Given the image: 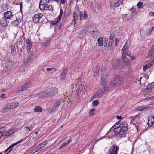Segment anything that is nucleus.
I'll list each match as a JSON object with an SVG mask.
<instances>
[{"mask_svg":"<svg viewBox=\"0 0 154 154\" xmlns=\"http://www.w3.org/2000/svg\"><path fill=\"white\" fill-rule=\"evenodd\" d=\"M116 118L118 119H122V118L121 116H117Z\"/></svg>","mask_w":154,"mask_h":154,"instance_id":"052dcab7","label":"nucleus"},{"mask_svg":"<svg viewBox=\"0 0 154 154\" xmlns=\"http://www.w3.org/2000/svg\"><path fill=\"white\" fill-rule=\"evenodd\" d=\"M106 81L104 78L102 77L100 80V82L102 85H106Z\"/></svg>","mask_w":154,"mask_h":154,"instance_id":"cd10ccee","label":"nucleus"},{"mask_svg":"<svg viewBox=\"0 0 154 154\" xmlns=\"http://www.w3.org/2000/svg\"><path fill=\"white\" fill-rule=\"evenodd\" d=\"M83 13H84V14H83L84 15H83V18L84 19H86V18H87V14H86V11H84Z\"/></svg>","mask_w":154,"mask_h":154,"instance_id":"3c124183","label":"nucleus"},{"mask_svg":"<svg viewBox=\"0 0 154 154\" xmlns=\"http://www.w3.org/2000/svg\"><path fill=\"white\" fill-rule=\"evenodd\" d=\"M119 42V40L116 38H115V45L116 46H117V43H118Z\"/></svg>","mask_w":154,"mask_h":154,"instance_id":"864d4df0","label":"nucleus"},{"mask_svg":"<svg viewBox=\"0 0 154 154\" xmlns=\"http://www.w3.org/2000/svg\"><path fill=\"white\" fill-rule=\"evenodd\" d=\"M120 64L121 65L122 68H124L127 66H128L129 63L128 61L124 59L122 60H120Z\"/></svg>","mask_w":154,"mask_h":154,"instance_id":"1a4fd4ad","label":"nucleus"},{"mask_svg":"<svg viewBox=\"0 0 154 154\" xmlns=\"http://www.w3.org/2000/svg\"><path fill=\"white\" fill-rule=\"evenodd\" d=\"M66 70H64L60 74L61 78L62 79H63L66 77Z\"/></svg>","mask_w":154,"mask_h":154,"instance_id":"bb28decb","label":"nucleus"},{"mask_svg":"<svg viewBox=\"0 0 154 154\" xmlns=\"http://www.w3.org/2000/svg\"><path fill=\"white\" fill-rule=\"evenodd\" d=\"M47 143L48 142L47 141H45L39 144L38 146V147L36 149V151H37L43 148L46 145Z\"/></svg>","mask_w":154,"mask_h":154,"instance_id":"4468645a","label":"nucleus"},{"mask_svg":"<svg viewBox=\"0 0 154 154\" xmlns=\"http://www.w3.org/2000/svg\"><path fill=\"white\" fill-rule=\"evenodd\" d=\"M5 94H2L1 95V97L2 98H5Z\"/></svg>","mask_w":154,"mask_h":154,"instance_id":"13d9d810","label":"nucleus"},{"mask_svg":"<svg viewBox=\"0 0 154 154\" xmlns=\"http://www.w3.org/2000/svg\"><path fill=\"white\" fill-rule=\"evenodd\" d=\"M106 92L103 89H99L95 94V97H98L105 94Z\"/></svg>","mask_w":154,"mask_h":154,"instance_id":"423d86ee","label":"nucleus"},{"mask_svg":"<svg viewBox=\"0 0 154 154\" xmlns=\"http://www.w3.org/2000/svg\"><path fill=\"white\" fill-rule=\"evenodd\" d=\"M65 2V0H61L60 3L62 4H63Z\"/></svg>","mask_w":154,"mask_h":154,"instance_id":"69168bd1","label":"nucleus"},{"mask_svg":"<svg viewBox=\"0 0 154 154\" xmlns=\"http://www.w3.org/2000/svg\"><path fill=\"white\" fill-rule=\"evenodd\" d=\"M101 72L103 76H107V70L105 68H103L102 69Z\"/></svg>","mask_w":154,"mask_h":154,"instance_id":"72a5a7b5","label":"nucleus"},{"mask_svg":"<svg viewBox=\"0 0 154 154\" xmlns=\"http://www.w3.org/2000/svg\"><path fill=\"white\" fill-rule=\"evenodd\" d=\"M5 131V128L4 127H1L0 128V133L1 134L4 133Z\"/></svg>","mask_w":154,"mask_h":154,"instance_id":"79ce46f5","label":"nucleus"},{"mask_svg":"<svg viewBox=\"0 0 154 154\" xmlns=\"http://www.w3.org/2000/svg\"><path fill=\"white\" fill-rule=\"evenodd\" d=\"M87 31L94 38H96L97 36L99 35V31L95 27H90Z\"/></svg>","mask_w":154,"mask_h":154,"instance_id":"f03ea898","label":"nucleus"},{"mask_svg":"<svg viewBox=\"0 0 154 154\" xmlns=\"http://www.w3.org/2000/svg\"><path fill=\"white\" fill-rule=\"evenodd\" d=\"M0 24L3 27L7 26V22L6 18L3 17L0 19Z\"/></svg>","mask_w":154,"mask_h":154,"instance_id":"9b49d317","label":"nucleus"},{"mask_svg":"<svg viewBox=\"0 0 154 154\" xmlns=\"http://www.w3.org/2000/svg\"><path fill=\"white\" fill-rule=\"evenodd\" d=\"M73 21H74V26L75 27L77 26L76 20H73Z\"/></svg>","mask_w":154,"mask_h":154,"instance_id":"0e129e2a","label":"nucleus"},{"mask_svg":"<svg viewBox=\"0 0 154 154\" xmlns=\"http://www.w3.org/2000/svg\"><path fill=\"white\" fill-rule=\"evenodd\" d=\"M34 111L36 112H41L42 111V110L41 107L36 106H35Z\"/></svg>","mask_w":154,"mask_h":154,"instance_id":"b1692460","label":"nucleus"},{"mask_svg":"<svg viewBox=\"0 0 154 154\" xmlns=\"http://www.w3.org/2000/svg\"><path fill=\"white\" fill-rule=\"evenodd\" d=\"M119 149V147L117 146L114 144L110 148L109 154H117V151Z\"/></svg>","mask_w":154,"mask_h":154,"instance_id":"20e7f679","label":"nucleus"},{"mask_svg":"<svg viewBox=\"0 0 154 154\" xmlns=\"http://www.w3.org/2000/svg\"><path fill=\"white\" fill-rule=\"evenodd\" d=\"M32 55L31 54H29V55L26 56L24 60V62L23 63H24V64H26L29 63H30L32 60Z\"/></svg>","mask_w":154,"mask_h":154,"instance_id":"0eeeda50","label":"nucleus"},{"mask_svg":"<svg viewBox=\"0 0 154 154\" xmlns=\"http://www.w3.org/2000/svg\"><path fill=\"white\" fill-rule=\"evenodd\" d=\"M99 103V101L97 100H94L92 102V104L94 106H97Z\"/></svg>","mask_w":154,"mask_h":154,"instance_id":"58836bf2","label":"nucleus"},{"mask_svg":"<svg viewBox=\"0 0 154 154\" xmlns=\"http://www.w3.org/2000/svg\"><path fill=\"white\" fill-rule=\"evenodd\" d=\"M43 14L41 13H39L35 14L33 17V21L34 23H37L39 21L40 19L42 18Z\"/></svg>","mask_w":154,"mask_h":154,"instance_id":"39448f33","label":"nucleus"},{"mask_svg":"<svg viewBox=\"0 0 154 154\" xmlns=\"http://www.w3.org/2000/svg\"><path fill=\"white\" fill-rule=\"evenodd\" d=\"M50 92V97H51L54 96L57 92V89L56 87L52 88L49 91Z\"/></svg>","mask_w":154,"mask_h":154,"instance_id":"9d476101","label":"nucleus"},{"mask_svg":"<svg viewBox=\"0 0 154 154\" xmlns=\"http://www.w3.org/2000/svg\"><path fill=\"white\" fill-rule=\"evenodd\" d=\"M154 29V27H152L151 29L149 30V33H150L153 31V29Z\"/></svg>","mask_w":154,"mask_h":154,"instance_id":"e2e57ef3","label":"nucleus"},{"mask_svg":"<svg viewBox=\"0 0 154 154\" xmlns=\"http://www.w3.org/2000/svg\"><path fill=\"white\" fill-rule=\"evenodd\" d=\"M73 17L74 18L73 20H77L78 18V16L76 12H74L73 13Z\"/></svg>","mask_w":154,"mask_h":154,"instance_id":"a19ab883","label":"nucleus"},{"mask_svg":"<svg viewBox=\"0 0 154 154\" xmlns=\"http://www.w3.org/2000/svg\"><path fill=\"white\" fill-rule=\"evenodd\" d=\"M19 105V103L17 102H13L11 103H9L6 105L4 107L1 112L3 113L8 111L16 107Z\"/></svg>","mask_w":154,"mask_h":154,"instance_id":"f257e3e1","label":"nucleus"},{"mask_svg":"<svg viewBox=\"0 0 154 154\" xmlns=\"http://www.w3.org/2000/svg\"><path fill=\"white\" fill-rule=\"evenodd\" d=\"M154 123V119L152 118V116L149 117L148 119V124L149 126L151 127Z\"/></svg>","mask_w":154,"mask_h":154,"instance_id":"dca6fc26","label":"nucleus"},{"mask_svg":"<svg viewBox=\"0 0 154 154\" xmlns=\"http://www.w3.org/2000/svg\"><path fill=\"white\" fill-rule=\"evenodd\" d=\"M103 38L102 37H100L97 39V42L99 46H101L103 45Z\"/></svg>","mask_w":154,"mask_h":154,"instance_id":"c756f323","label":"nucleus"},{"mask_svg":"<svg viewBox=\"0 0 154 154\" xmlns=\"http://www.w3.org/2000/svg\"><path fill=\"white\" fill-rule=\"evenodd\" d=\"M121 128H118V129H117L116 130H115L114 131V133H115V134H119V132L121 131Z\"/></svg>","mask_w":154,"mask_h":154,"instance_id":"37998d69","label":"nucleus"},{"mask_svg":"<svg viewBox=\"0 0 154 154\" xmlns=\"http://www.w3.org/2000/svg\"><path fill=\"white\" fill-rule=\"evenodd\" d=\"M26 88H21V89L20 90V91H24V93L25 94H26L28 93H29L30 92L29 90Z\"/></svg>","mask_w":154,"mask_h":154,"instance_id":"a878e982","label":"nucleus"},{"mask_svg":"<svg viewBox=\"0 0 154 154\" xmlns=\"http://www.w3.org/2000/svg\"><path fill=\"white\" fill-rule=\"evenodd\" d=\"M152 64L150 63H147L143 67V70L145 71L148 68L150 67Z\"/></svg>","mask_w":154,"mask_h":154,"instance_id":"f704fd0d","label":"nucleus"},{"mask_svg":"<svg viewBox=\"0 0 154 154\" xmlns=\"http://www.w3.org/2000/svg\"><path fill=\"white\" fill-rule=\"evenodd\" d=\"M23 140V139H21L18 142H16V143L11 145L8 148H7L5 150V151H7L8 150L10 149H12V148L14 147L15 145L18 144L20 142H21Z\"/></svg>","mask_w":154,"mask_h":154,"instance_id":"6ab92c4d","label":"nucleus"},{"mask_svg":"<svg viewBox=\"0 0 154 154\" xmlns=\"http://www.w3.org/2000/svg\"><path fill=\"white\" fill-rule=\"evenodd\" d=\"M12 63L11 61H7L5 63V66L7 68H8L12 65Z\"/></svg>","mask_w":154,"mask_h":154,"instance_id":"aec40b11","label":"nucleus"},{"mask_svg":"<svg viewBox=\"0 0 154 154\" xmlns=\"http://www.w3.org/2000/svg\"><path fill=\"white\" fill-rule=\"evenodd\" d=\"M120 77L119 76H116L114 78V80H113L112 82L114 85L117 84H120L121 83L120 82L121 80L119 79Z\"/></svg>","mask_w":154,"mask_h":154,"instance_id":"f8f14e48","label":"nucleus"},{"mask_svg":"<svg viewBox=\"0 0 154 154\" xmlns=\"http://www.w3.org/2000/svg\"><path fill=\"white\" fill-rule=\"evenodd\" d=\"M127 125L126 124L124 126L123 125H122L121 127H120V128H121V130L125 131H126L127 130Z\"/></svg>","mask_w":154,"mask_h":154,"instance_id":"c9c22d12","label":"nucleus"},{"mask_svg":"<svg viewBox=\"0 0 154 154\" xmlns=\"http://www.w3.org/2000/svg\"><path fill=\"white\" fill-rule=\"evenodd\" d=\"M113 41H109L108 43V46L109 47V48L111 49L112 47V46L113 45Z\"/></svg>","mask_w":154,"mask_h":154,"instance_id":"4c0bfd02","label":"nucleus"},{"mask_svg":"<svg viewBox=\"0 0 154 154\" xmlns=\"http://www.w3.org/2000/svg\"><path fill=\"white\" fill-rule=\"evenodd\" d=\"M30 85V81H28L24 85V88H28L29 87V86Z\"/></svg>","mask_w":154,"mask_h":154,"instance_id":"ea45409f","label":"nucleus"},{"mask_svg":"<svg viewBox=\"0 0 154 154\" xmlns=\"http://www.w3.org/2000/svg\"><path fill=\"white\" fill-rule=\"evenodd\" d=\"M122 1L121 0H118L116 2L114 5L115 7H118L120 4L122 3Z\"/></svg>","mask_w":154,"mask_h":154,"instance_id":"473e14b6","label":"nucleus"},{"mask_svg":"<svg viewBox=\"0 0 154 154\" xmlns=\"http://www.w3.org/2000/svg\"><path fill=\"white\" fill-rule=\"evenodd\" d=\"M154 53V50H150L149 51L148 55L149 56H152Z\"/></svg>","mask_w":154,"mask_h":154,"instance_id":"a18cd8bd","label":"nucleus"},{"mask_svg":"<svg viewBox=\"0 0 154 154\" xmlns=\"http://www.w3.org/2000/svg\"><path fill=\"white\" fill-rule=\"evenodd\" d=\"M21 22L20 19L18 20L17 19L15 20L12 21V25L14 26H17L19 24V23Z\"/></svg>","mask_w":154,"mask_h":154,"instance_id":"f3484780","label":"nucleus"},{"mask_svg":"<svg viewBox=\"0 0 154 154\" xmlns=\"http://www.w3.org/2000/svg\"><path fill=\"white\" fill-rule=\"evenodd\" d=\"M149 15L150 16H154V12H150L149 13Z\"/></svg>","mask_w":154,"mask_h":154,"instance_id":"4d7b16f0","label":"nucleus"},{"mask_svg":"<svg viewBox=\"0 0 154 154\" xmlns=\"http://www.w3.org/2000/svg\"><path fill=\"white\" fill-rule=\"evenodd\" d=\"M94 111H95L94 109H91L90 112V114H91L92 113H93L94 112Z\"/></svg>","mask_w":154,"mask_h":154,"instance_id":"bf43d9fd","label":"nucleus"},{"mask_svg":"<svg viewBox=\"0 0 154 154\" xmlns=\"http://www.w3.org/2000/svg\"><path fill=\"white\" fill-rule=\"evenodd\" d=\"M61 103V101L60 100H59L56 101V102L54 103L53 109H55L58 108L59 106L60 105Z\"/></svg>","mask_w":154,"mask_h":154,"instance_id":"a211bd4d","label":"nucleus"},{"mask_svg":"<svg viewBox=\"0 0 154 154\" xmlns=\"http://www.w3.org/2000/svg\"><path fill=\"white\" fill-rule=\"evenodd\" d=\"M128 42H126L123 48V49L122 51V55H123V54H125L126 51V50L128 47Z\"/></svg>","mask_w":154,"mask_h":154,"instance_id":"412c9836","label":"nucleus"},{"mask_svg":"<svg viewBox=\"0 0 154 154\" xmlns=\"http://www.w3.org/2000/svg\"><path fill=\"white\" fill-rule=\"evenodd\" d=\"M66 145H66V143H64L59 148V149L60 150L62 149L63 147L64 146H66Z\"/></svg>","mask_w":154,"mask_h":154,"instance_id":"603ef678","label":"nucleus"},{"mask_svg":"<svg viewBox=\"0 0 154 154\" xmlns=\"http://www.w3.org/2000/svg\"><path fill=\"white\" fill-rule=\"evenodd\" d=\"M16 131V130L15 129H13L11 130H9V131H7L6 133L5 134H6L5 135L7 136V135H8V136H9L10 135L13 134L14 132H15Z\"/></svg>","mask_w":154,"mask_h":154,"instance_id":"5701e85b","label":"nucleus"},{"mask_svg":"<svg viewBox=\"0 0 154 154\" xmlns=\"http://www.w3.org/2000/svg\"><path fill=\"white\" fill-rule=\"evenodd\" d=\"M60 20L57 18L55 19L54 20L52 21L51 22V23L52 25H56L57 23H58L59 22Z\"/></svg>","mask_w":154,"mask_h":154,"instance_id":"7c9ffc66","label":"nucleus"},{"mask_svg":"<svg viewBox=\"0 0 154 154\" xmlns=\"http://www.w3.org/2000/svg\"><path fill=\"white\" fill-rule=\"evenodd\" d=\"M137 6L139 8H140V7H142L143 5V3L140 2H139L137 4Z\"/></svg>","mask_w":154,"mask_h":154,"instance_id":"de8ad7c7","label":"nucleus"},{"mask_svg":"<svg viewBox=\"0 0 154 154\" xmlns=\"http://www.w3.org/2000/svg\"><path fill=\"white\" fill-rule=\"evenodd\" d=\"M4 16L6 19H10L12 17L13 15L11 11H8L4 13Z\"/></svg>","mask_w":154,"mask_h":154,"instance_id":"ddd939ff","label":"nucleus"},{"mask_svg":"<svg viewBox=\"0 0 154 154\" xmlns=\"http://www.w3.org/2000/svg\"><path fill=\"white\" fill-rule=\"evenodd\" d=\"M49 94L50 92L49 91H45L42 93V94L44 97H50V94Z\"/></svg>","mask_w":154,"mask_h":154,"instance_id":"2f4dec72","label":"nucleus"},{"mask_svg":"<svg viewBox=\"0 0 154 154\" xmlns=\"http://www.w3.org/2000/svg\"><path fill=\"white\" fill-rule=\"evenodd\" d=\"M26 46L28 51H29L32 47V42L29 38L26 40Z\"/></svg>","mask_w":154,"mask_h":154,"instance_id":"2eb2a0df","label":"nucleus"},{"mask_svg":"<svg viewBox=\"0 0 154 154\" xmlns=\"http://www.w3.org/2000/svg\"><path fill=\"white\" fill-rule=\"evenodd\" d=\"M11 53L13 56L16 53L15 47L14 45L11 46Z\"/></svg>","mask_w":154,"mask_h":154,"instance_id":"4be33fe9","label":"nucleus"},{"mask_svg":"<svg viewBox=\"0 0 154 154\" xmlns=\"http://www.w3.org/2000/svg\"><path fill=\"white\" fill-rule=\"evenodd\" d=\"M144 77L146 79H147L149 78V76L147 75L146 74L145 75Z\"/></svg>","mask_w":154,"mask_h":154,"instance_id":"774afa93","label":"nucleus"},{"mask_svg":"<svg viewBox=\"0 0 154 154\" xmlns=\"http://www.w3.org/2000/svg\"><path fill=\"white\" fill-rule=\"evenodd\" d=\"M81 94V92L79 91V88L78 89L76 92V96L77 98L79 99L80 97V95Z\"/></svg>","mask_w":154,"mask_h":154,"instance_id":"c85d7f7f","label":"nucleus"},{"mask_svg":"<svg viewBox=\"0 0 154 154\" xmlns=\"http://www.w3.org/2000/svg\"><path fill=\"white\" fill-rule=\"evenodd\" d=\"M120 60H117L113 65V68L116 69H122L121 65L120 64Z\"/></svg>","mask_w":154,"mask_h":154,"instance_id":"6e6552de","label":"nucleus"},{"mask_svg":"<svg viewBox=\"0 0 154 154\" xmlns=\"http://www.w3.org/2000/svg\"><path fill=\"white\" fill-rule=\"evenodd\" d=\"M146 109V107H144L143 106H139L138 107L136 108L135 109V111H141L144 110V109Z\"/></svg>","mask_w":154,"mask_h":154,"instance_id":"393cba45","label":"nucleus"},{"mask_svg":"<svg viewBox=\"0 0 154 154\" xmlns=\"http://www.w3.org/2000/svg\"><path fill=\"white\" fill-rule=\"evenodd\" d=\"M62 14H63V10L62 9H60V14L59 15V16L57 18H58V19L61 20Z\"/></svg>","mask_w":154,"mask_h":154,"instance_id":"c03bdc74","label":"nucleus"},{"mask_svg":"<svg viewBox=\"0 0 154 154\" xmlns=\"http://www.w3.org/2000/svg\"><path fill=\"white\" fill-rule=\"evenodd\" d=\"M77 85V84L76 83H74L72 87L73 88L74 86H76Z\"/></svg>","mask_w":154,"mask_h":154,"instance_id":"680f3d73","label":"nucleus"},{"mask_svg":"<svg viewBox=\"0 0 154 154\" xmlns=\"http://www.w3.org/2000/svg\"><path fill=\"white\" fill-rule=\"evenodd\" d=\"M119 124H117L116 125H114L112 127V128L114 129V130H116L117 129H118V128H119Z\"/></svg>","mask_w":154,"mask_h":154,"instance_id":"49530a36","label":"nucleus"},{"mask_svg":"<svg viewBox=\"0 0 154 154\" xmlns=\"http://www.w3.org/2000/svg\"><path fill=\"white\" fill-rule=\"evenodd\" d=\"M139 115H136L134 116H131L130 118V119H132V120H133L134 119H136L138 117H139Z\"/></svg>","mask_w":154,"mask_h":154,"instance_id":"09e8293b","label":"nucleus"},{"mask_svg":"<svg viewBox=\"0 0 154 154\" xmlns=\"http://www.w3.org/2000/svg\"><path fill=\"white\" fill-rule=\"evenodd\" d=\"M53 69L55 71H56V69L55 68H47L46 69V70L47 71H51Z\"/></svg>","mask_w":154,"mask_h":154,"instance_id":"8fccbe9b","label":"nucleus"},{"mask_svg":"<svg viewBox=\"0 0 154 154\" xmlns=\"http://www.w3.org/2000/svg\"><path fill=\"white\" fill-rule=\"evenodd\" d=\"M119 134L122 137L125 136L126 135V132L121 130L119 132Z\"/></svg>","mask_w":154,"mask_h":154,"instance_id":"e433bc0d","label":"nucleus"},{"mask_svg":"<svg viewBox=\"0 0 154 154\" xmlns=\"http://www.w3.org/2000/svg\"><path fill=\"white\" fill-rule=\"evenodd\" d=\"M147 100H154V96H152L147 98Z\"/></svg>","mask_w":154,"mask_h":154,"instance_id":"5fc2aeb1","label":"nucleus"},{"mask_svg":"<svg viewBox=\"0 0 154 154\" xmlns=\"http://www.w3.org/2000/svg\"><path fill=\"white\" fill-rule=\"evenodd\" d=\"M84 30H81L79 33L80 34H82L84 32Z\"/></svg>","mask_w":154,"mask_h":154,"instance_id":"338daca9","label":"nucleus"},{"mask_svg":"<svg viewBox=\"0 0 154 154\" xmlns=\"http://www.w3.org/2000/svg\"><path fill=\"white\" fill-rule=\"evenodd\" d=\"M39 8L41 10H49L52 11L53 9L52 6L51 5H48L47 4L43 5V4L39 5Z\"/></svg>","mask_w":154,"mask_h":154,"instance_id":"7ed1b4c3","label":"nucleus"},{"mask_svg":"<svg viewBox=\"0 0 154 154\" xmlns=\"http://www.w3.org/2000/svg\"><path fill=\"white\" fill-rule=\"evenodd\" d=\"M115 34L114 33H111L110 35V37L112 38H114V37H115Z\"/></svg>","mask_w":154,"mask_h":154,"instance_id":"6e6d98bb","label":"nucleus"}]
</instances>
